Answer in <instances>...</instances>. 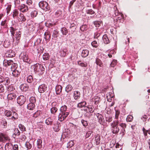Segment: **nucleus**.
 <instances>
[{"label": "nucleus", "instance_id": "nucleus-1", "mask_svg": "<svg viewBox=\"0 0 150 150\" xmlns=\"http://www.w3.org/2000/svg\"><path fill=\"white\" fill-rule=\"evenodd\" d=\"M67 107L65 105L61 106L59 109L60 112L58 116V119L60 121L64 120L69 114L67 110Z\"/></svg>", "mask_w": 150, "mask_h": 150}, {"label": "nucleus", "instance_id": "nucleus-2", "mask_svg": "<svg viewBox=\"0 0 150 150\" xmlns=\"http://www.w3.org/2000/svg\"><path fill=\"white\" fill-rule=\"evenodd\" d=\"M119 122L118 120L114 121L111 124V130L112 133L113 134H117L120 130L118 127Z\"/></svg>", "mask_w": 150, "mask_h": 150}, {"label": "nucleus", "instance_id": "nucleus-3", "mask_svg": "<svg viewBox=\"0 0 150 150\" xmlns=\"http://www.w3.org/2000/svg\"><path fill=\"white\" fill-rule=\"evenodd\" d=\"M33 67L35 72H38L40 75H42L44 72L45 69L42 65L40 64H36Z\"/></svg>", "mask_w": 150, "mask_h": 150}, {"label": "nucleus", "instance_id": "nucleus-4", "mask_svg": "<svg viewBox=\"0 0 150 150\" xmlns=\"http://www.w3.org/2000/svg\"><path fill=\"white\" fill-rule=\"evenodd\" d=\"M4 114L7 117H10L12 116L11 119L13 121L17 119L18 118V115L17 113L15 112H12L9 110H6L5 111Z\"/></svg>", "mask_w": 150, "mask_h": 150}, {"label": "nucleus", "instance_id": "nucleus-5", "mask_svg": "<svg viewBox=\"0 0 150 150\" xmlns=\"http://www.w3.org/2000/svg\"><path fill=\"white\" fill-rule=\"evenodd\" d=\"M39 5L40 8L45 11L48 10L50 9L48 4L45 1H40L39 4Z\"/></svg>", "mask_w": 150, "mask_h": 150}, {"label": "nucleus", "instance_id": "nucleus-6", "mask_svg": "<svg viewBox=\"0 0 150 150\" xmlns=\"http://www.w3.org/2000/svg\"><path fill=\"white\" fill-rule=\"evenodd\" d=\"M17 102L20 106L23 105L26 101V98L23 95H21L17 99Z\"/></svg>", "mask_w": 150, "mask_h": 150}, {"label": "nucleus", "instance_id": "nucleus-7", "mask_svg": "<svg viewBox=\"0 0 150 150\" xmlns=\"http://www.w3.org/2000/svg\"><path fill=\"white\" fill-rule=\"evenodd\" d=\"M96 116L97 117V120L98 122L100 125H104L105 121L103 116L101 114L99 113L96 114Z\"/></svg>", "mask_w": 150, "mask_h": 150}, {"label": "nucleus", "instance_id": "nucleus-8", "mask_svg": "<svg viewBox=\"0 0 150 150\" xmlns=\"http://www.w3.org/2000/svg\"><path fill=\"white\" fill-rule=\"evenodd\" d=\"M10 140L9 137L6 134L0 133V142H5L6 141Z\"/></svg>", "mask_w": 150, "mask_h": 150}, {"label": "nucleus", "instance_id": "nucleus-9", "mask_svg": "<svg viewBox=\"0 0 150 150\" xmlns=\"http://www.w3.org/2000/svg\"><path fill=\"white\" fill-rule=\"evenodd\" d=\"M57 105V103L55 102H53L52 103V107L50 109V111L51 114L55 115L57 112L58 109L55 107Z\"/></svg>", "mask_w": 150, "mask_h": 150}, {"label": "nucleus", "instance_id": "nucleus-10", "mask_svg": "<svg viewBox=\"0 0 150 150\" xmlns=\"http://www.w3.org/2000/svg\"><path fill=\"white\" fill-rule=\"evenodd\" d=\"M18 9L21 12L24 13L28 11V6L24 4H22L18 7Z\"/></svg>", "mask_w": 150, "mask_h": 150}, {"label": "nucleus", "instance_id": "nucleus-11", "mask_svg": "<svg viewBox=\"0 0 150 150\" xmlns=\"http://www.w3.org/2000/svg\"><path fill=\"white\" fill-rule=\"evenodd\" d=\"M47 87L45 84H42L40 85L38 87V91L40 93H43L47 89Z\"/></svg>", "mask_w": 150, "mask_h": 150}, {"label": "nucleus", "instance_id": "nucleus-12", "mask_svg": "<svg viewBox=\"0 0 150 150\" xmlns=\"http://www.w3.org/2000/svg\"><path fill=\"white\" fill-rule=\"evenodd\" d=\"M13 62L11 60H8L6 59H5L3 61V65L4 66L7 67L8 66H10L11 65V68H12L13 67Z\"/></svg>", "mask_w": 150, "mask_h": 150}, {"label": "nucleus", "instance_id": "nucleus-13", "mask_svg": "<svg viewBox=\"0 0 150 150\" xmlns=\"http://www.w3.org/2000/svg\"><path fill=\"white\" fill-rule=\"evenodd\" d=\"M24 62L30 64L32 62L31 60L28 58V55L26 54H23L22 56Z\"/></svg>", "mask_w": 150, "mask_h": 150}, {"label": "nucleus", "instance_id": "nucleus-14", "mask_svg": "<svg viewBox=\"0 0 150 150\" xmlns=\"http://www.w3.org/2000/svg\"><path fill=\"white\" fill-rule=\"evenodd\" d=\"M20 88L22 91H26L28 90L29 86L27 84L23 83L20 86Z\"/></svg>", "mask_w": 150, "mask_h": 150}, {"label": "nucleus", "instance_id": "nucleus-15", "mask_svg": "<svg viewBox=\"0 0 150 150\" xmlns=\"http://www.w3.org/2000/svg\"><path fill=\"white\" fill-rule=\"evenodd\" d=\"M16 97V95L15 93H10L8 94L7 96L8 100H15Z\"/></svg>", "mask_w": 150, "mask_h": 150}, {"label": "nucleus", "instance_id": "nucleus-16", "mask_svg": "<svg viewBox=\"0 0 150 150\" xmlns=\"http://www.w3.org/2000/svg\"><path fill=\"white\" fill-rule=\"evenodd\" d=\"M114 97V94L111 92H109L107 93L106 95V98L107 101L108 102H110L112 101V98Z\"/></svg>", "mask_w": 150, "mask_h": 150}, {"label": "nucleus", "instance_id": "nucleus-17", "mask_svg": "<svg viewBox=\"0 0 150 150\" xmlns=\"http://www.w3.org/2000/svg\"><path fill=\"white\" fill-rule=\"evenodd\" d=\"M6 55V57H12L15 56V54L14 52L11 50L7 52Z\"/></svg>", "mask_w": 150, "mask_h": 150}, {"label": "nucleus", "instance_id": "nucleus-18", "mask_svg": "<svg viewBox=\"0 0 150 150\" xmlns=\"http://www.w3.org/2000/svg\"><path fill=\"white\" fill-rule=\"evenodd\" d=\"M18 19L19 21H21L22 22H25L26 20V18L24 15L21 13L20 14L19 17L18 18Z\"/></svg>", "mask_w": 150, "mask_h": 150}, {"label": "nucleus", "instance_id": "nucleus-19", "mask_svg": "<svg viewBox=\"0 0 150 150\" xmlns=\"http://www.w3.org/2000/svg\"><path fill=\"white\" fill-rule=\"evenodd\" d=\"M62 87L59 85H57L55 88L56 93L57 95H59L62 92Z\"/></svg>", "mask_w": 150, "mask_h": 150}, {"label": "nucleus", "instance_id": "nucleus-20", "mask_svg": "<svg viewBox=\"0 0 150 150\" xmlns=\"http://www.w3.org/2000/svg\"><path fill=\"white\" fill-rule=\"evenodd\" d=\"M95 141L97 145L100 144V136L98 134L95 136Z\"/></svg>", "mask_w": 150, "mask_h": 150}, {"label": "nucleus", "instance_id": "nucleus-21", "mask_svg": "<svg viewBox=\"0 0 150 150\" xmlns=\"http://www.w3.org/2000/svg\"><path fill=\"white\" fill-rule=\"evenodd\" d=\"M44 38L46 41H49L50 38V32L47 31L45 32L44 34Z\"/></svg>", "mask_w": 150, "mask_h": 150}, {"label": "nucleus", "instance_id": "nucleus-22", "mask_svg": "<svg viewBox=\"0 0 150 150\" xmlns=\"http://www.w3.org/2000/svg\"><path fill=\"white\" fill-rule=\"evenodd\" d=\"M21 71L17 70L16 68L13 70L12 75L15 77H18L20 75Z\"/></svg>", "mask_w": 150, "mask_h": 150}, {"label": "nucleus", "instance_id": "nucleus-23", "mask_svg": "<svg viewBox=\"0 0 150 150\" xmlns=\"http://www.w3.org/2000/svg\"><path fill=\"white\" fill-rule=\"evenodd\" d=\"M74 97L75 99L78 100L80 97V93L79 91H76L74 92Z\"/></svg>", "mask_w": 150, "mask_h": 150}, {"label": "nucleus", "instance_id": "nucleus-24", "mask_svg": "<svg viewBox=\"0 0 150 150\" xmlns=\"http://www.w3.org/2000/svg\"><path fill=\"white\" fill-rule=\"evenodd\" d=\"M100 98L98 96H95L92 99V102H93L96 105H97L100 101Z\"/></svg>", "mask_w": 150, "mask_h": 150}, {"label": "nucleus", "instance_id": "nucleus-25", "mask_svg": "<svg viewBox=\"0 0 150 150\" xmlns=\"http://www.w3.org/2000/svg\"><path fill=\"white\" fill-rule=\"evenodd\" d=\"M89 54V51L86 49L83 50L81 52V56L83 57H87Z\"/></svg>", "mask_w": 150, "mask_h": 150}, {"label": "nucleus", "instance_id": "nucleus-26", "mask_svg": "<svg viewBox=\"0 0 150 150\" xmlns=\"http://www.w3.org/2000/svg\"><path fill=\"white\" fill-rule=\"evenodd\" d=\"M103 42L105 44H108L110 42V41L107 37V36L106 34H105L103 35Z\"/></svg>", "mask_w": 150, "mask_h": 150}, {"label": "nucleus", "instance_id": "nucleus-27", "mask_svg": "<svg viewBox=\"0 0 150 150\" xmlns=\"http://www.w3.org/2000/svg\"><path fill=\"white\" fill-rule=\"evenodd\" d=\"M67 52V50L66 49L61 50L60 51V56L63 57H65L66 55Z\"/></svg>", "mask_w": 150, "mask_h": 150}, {"label": "nucleus", "instance_id": "nucleus-28", "mask_svg": "<svg viewBox=\"0 0 150 150\" xmlns=\"http://www.w3.org/2000/svg\"><path fill=\"white\" fill-rule=\"evenodd\" d=\"M45 123L49 125H52L53 124V120L50 117H48L45 121Z\"/></svg>", "mask_w": 150, "mask_h": 150}, {"label": "nucleus", "instance_id": "nucleus-29", "mask_svg": "<svg viewBox=\"0 0 150 150\" xmlns=\"http://www.w3.org/2000/svg\"><path fill=\"white\" fill-rule=\"evenodd\" d=\"M5 150H12L13 148V145L11 144L7 143L5 146Z\"/></svg>", "mask_w": 150, "mask_h": 150}, {"label": "nucleus", "instance_id": "nucleus-30", "mask_svg": "<svg viewBox=\"0 0 150 150\" xmlns=\"http://www.w3.org/2000/svg\"><path fill=\"white\" fill-rule=\"evenodd\" d=\"M42 140L38 139L37 142V148L38 149H40L42 147Z\"/></svg>", "mask_w": 150, "mask_h": 150}, {"label": "nucleus", "instance_id": "nucleus-31", "mask_svg": "<svg viewBox=\"0 0 150 150\" xmlns=\"http://www.w3.org/2000/svg\"><path fill=\"white\" fill-rule=\"evenodd\" d=\"M93 23L96 27H99L100 26L101 24L103 23V22L102 21H94Z\"/></svg>", "mask_w": 150, "mask_h": 150}, {"label": "nucleus", "instance_id": "nucleus-32", "mask_svg": "<svg viewBox=\"0 0 150 150\" xmlns=\"http://www.w3.org/2000/svg\"><path fill=\"white\" fill-rule=\"evenodd\" d=\"M35 105L34 103H29L27 105L28 109L30 110H33L35 108Z\"/></svg>", "mask_w": 150, "mask_h": 150}, {"label": "nucleus", "instance_id": "nucleus-33", "mask_svg": "<svg viewBox=\"0 0 150 150\" xmlns=\"http://www.w3.org/2000/svg\"><path fill=\"white\" fill-rule=\"evenodd\" d=\"M86 104V103L85 101L81 102L79 103L77 105V107L79 108H81L83 107H84Z\"/></svg>", "mask_w": 150, "mask_h": 150}, {"label": "nucleus", "instance_id": "nucleus-34", "mask_svg": "<svg viewBox=\"0 0 150 150\" xmlns=\"http://www.w3.org/2000/svg\"><path fill=\"white\" fill-rule=\"evenodd\" d=\"M41 112L40 110H37L34 113L33 115V117L35 118L38 117L40 116Z\"/></svg>", "mask_w": 150, "mask_h": 150}, {"label": "nucleus", "instance_id": "nucleus-35", "mask_svg": "<svg viewBox=\"0 0 150 150\" xmlns=\"http://www.w3.org/2000/svg\"><path fill=\"white\" fill-rule=\"evenodd\" d=\"M96 63L97 65H98L100 67H102L103 66V64L101 61L98 58L96 59Z\"/></svg>", "mask_w": 150, "mask_h": 150}, {"label": "nucleus", "instance_id": "nucleus-36", "mask_svg": "<svg viewBox=\"0 0 150 150\" xmlns=\"http://www.w3.org/2000/svg\"><path fill=\"white\" fill-rule=\"evenodd\" d=\"M15 90L14 87L11 85L8 86L7 87L6 91L8 93L11 92Z\"/></svg>", "mask_w": 150, "mask_h": 150}, {"label": "nucleus", "instance_id": "nucleus-37", "mask_svg": "<svg viewBox=\"0 0 150 150\" xmlns=\"http://www.w3.org/2000/svg\"><path fill=\"white\" fill-rule=\"evenodd\" d=\"M87 25L86 24L82 25L80 27V30L82 32L87 30Z\"/></svg>", "mask_w": 150, "mask_h": 150}, {"label": "nucleus", "instance_id": "nucleus-38", "mask_svg": "<svg viewBox=\"0 0 150 150\" xmlns=\"http://www.w3.org/2000/svg\"><path fill=\"white\" fill-rule=\"evenodd\" d=\"M78 64L81 67H86L87 66V63L86 62H83L81 61H79L77 62Z\"/></svg>", "mask_w": 150, "mask_h": 150}, {"label": "nucleus", "instance_id": "nucleus-39", "mask_svg": "<svg viewBox=\"0 0 150 150\" xmlns=\"http://www.w3.org/2000/svg\"><path fill=\"white\" fill-rule=\"evenodd\" d=\"M73 89L72 86L70 84L67 85L65 88V91L67 92L68 93L69 92L71 91Z\"/></svg>", "mask_w": 150, "mask_h": 150}, {"label": "nucleus", "instance_id": "nucleus-40", "mask_svg": "<svg viewBox=\"0 0 150 150\" xmlns=\"http://www.w3.org/2000/svg\"><path fill=\"white\" fill-rule=\"evenodd\" d=\"M112 118L111 116L108 115L105 116V120L108 122H110L112 121Z\"/></svg>", "mask_w": 150, "mask_h": 150}, {"label": "nucleus", "instance_id": "nucleus-41", "mask_svg": "<svg viewBox=\"0 0 150 150\" xmlns=\"http://www.w3.org/2000/svg\"><path fill=\"white\" fill-rule=\"evenodd\" d=\"M50 56L48 53H45L42 55V58L44 60H48Z\"/></svg>", "mask_w": 150, "mask_h": 150}, {"label": "nucleus", "instance_id": "nucleus-42", "mask_svg": "<svg viewBox=\"0 0 150 150\" xmlns=\"http://www.w3.org/2000/svg\"><path fill=\"white\" fill-rule=\"evenodd\" d=\"M61 30L63 35H66L68 32L67 29L65 27L62 28Z\"/></svg>", "mask_w": 150, "mask_h": 150}, {"label": "nucleus", "instance_id": "nucleus-43", "mask_svg": "<svg viewBox=\"0 0 150 150\" xmlns=\"http://www.w3.org/2000/svg\"><path fill=\"white\" fill-rule=\"evenodd\" d=\"M19 12L18 10L16 9L14 10L12 13V16L13 18H15L16 16H17Z\"/></svg>", "mask_w": 150, "mask_h": 150}, {"label": "nucleus", "instance_id": "nucleus-44", "mask_svg": "<svg viewBox=\"0 0 150 150\" xmlns=\"http://www.w3.org/2000/svg\"><path fill=\"white\" fill-rule=\"evenodd\" d=\"M62 11L60 10H57L55 13V15L56 17H58L62 16Z\"/></svg>", "mask_w": 150, "mask_h": 150}, {"label": "nucleus", "instance_id": "nucleus-45", "mask_svg": "<svg viewBox=\"0 0 150 150\" xmlns=\"http://www.w3.org/2000/svg\"><path fill=\"white\" fill-rule=\"evenodd\" d=\"M27 81L28 83H31L33 81L32 76L30 75L28 76L27 77Z\"/></svg>", "mask_w": 150, "mask_h": 150}, {"label": "nucleus", "instance_id": "nucleus-46", "mask_svg": "<svg viewBox=\"0 0 150 150\" xmlns=\"http://www.w3.org/2000/svg\"><path fill=\"white\" fill-rule=\"evenodd\" d=\"M38 13L37 11L36 10H34L32 11L31 13V16L32 17H34L36 16Z\"/></svg>", "mask_w": 150, "mask_h": 150}, {"label": "nucleus", "instance_id": "nucleus-47", "mask_svg": "<svg viewBox=\"0 0 150 150\" xmlns=\"http://www.w3.org/2000/svg\"><path fill=\"white\" fill-rule=\"evenodd\" d=\"M21 31H19L18 33H16V40L18 41L21 38Z\"/></svg>", "mask_w": 150, "mask_h": 150}, {"label": "nucleus", "instance_id": "nucleus-48", "mask_svg": "<svg viewBox=\"0 0 150 150\" xmlns=\"http://www.w3.org/2000/svg\"><path fill=\"white\" fill-rule=\"evenodd\" d=\"M18 127L21 130L23 131H26V128L23 125L20 124L19 125Z\"/></svg>", "mask_w": 150, "mask_h": 150}, {"label": "nucleus", "instance_id": "nucleus-49", "mask_svg": "<svg viewBox=\"0 0 150 150\" xmlns=\"http://www.w3.org/2000/svg\"><path fill=\"white\" fill-rule=\"evenodd\" d=\"M10 31L11 32V34L12 36H14V34L15 33V32L16 29L12 27H10Z\"/></svg>", "mask_w": 150, "mask_h": 150}, {"label": "nucleus", "instance_id": "nucleus-50", "mask_svg": "<svg viewBox=\"0 0 150 150\" xmlns=\"http://www.w3.org/2000/svg\"><path fill=\"white\" fill-rule=\"evenodd\" d=\"M59 32L56 30H54L53 32L52 36L54 38H57L59 35Z\"/></svg>", "mask_w": 150, "mask_h": 150}, {"label": "nucleus", "instance_id": "nucleus-51", "mask_svg": "<svg viewBox=\"0 0 150 150\" xmlns=\"http://www.w3.org/2000/svg\"><path fill=\"white\" fill-rule=\"evenodd\" d=\"M4 81L3 83H4L5 84L8 85L10 82V80L8 78H4Z\"/></svg>", "mask_w": 150, "mask_h": 150}, {"label": "nucleus", "instance_id": "nucleus-52", "mask_svg": "<svg viewBox=\"0 0 150 150\" xmlns=\"http://www.w3.org/2000/svg\"><path fill=\"white\" fill-rule=\"evenodd\" d=\"M88 110H89V112L90 113H93L94 111V107L91 105H88Z\"/></svg>", "mask_w": 150, "mask_h": 150}, {"label": "nucleus", "instance_id": "nucleus-53", "mask_svg": "<svg viewBox=\"0 0 150 150\" xmlns=\"http://www.w3.org/2000/svg\"><path fill=\"white\" fill-rule=\"evenodd\" d=\"M30 103H36V99L35 97L32 96L30 98Z\"/></svg>", "mask_w": 150, "mask_h": 150}, {"label": "nucleus", "instance_id": "nucleus-54", "mask_svg": "<svg viewBox=\"0 0 150 150\" xmlns=\"http://www.w3.org/2000/svg\"><path fill=\"white\" fill-rule=\"evenodd\" d=\"M115 119L117 120L120 114V111L118 110L115 109Z\"/></svg>", "mask_w": 150, "mask_h": 150}, {"label": "nucleus", "instance_id": "nucleus-55", "mask_svg": "<svg viewBox=\"0 0 150 150\" xmlns=\"http://www.w3.org/2000/svg\"><path fill=\"white\" fill-rule=\"evenodd\" d=\"M81 122L83 124V126L85 127H86L88 125L87 121L83 120H81Z\"/></svg>", "mask_w": 150, "mask_h": 150}, {"label": "nucleus", "instance_id": "nucleus-56", "mask_svg": "<svg viewBox=\"0 0 150 150\" xmlns=\"http://www.w3.org/2000/svg\"><path fill=\"white\" fill-rule=\"evenodd\" d=\"M92 46L95 48H97L98 45V44L96 41H93L91 43Z\"/></svg>", "mask_w": 150, "mask_h": 150}, {"label": "nucleus", "instance_id": "nucleus-57", "mask_svg": "<svg viewBox=\"0 0 150 150\" xmlns=\"http://www.w3.org/2000/svg\"><path fill=\"white\" fill-rule=\"evenodd\" d=\"M133 117L131 115H129L127 116L126 120L127 121L131 122H132L133 119Z\"/></svg>", "mask_w": 150, "mask_h": 150}, {"label": "nucleus", "instance_id": "nucleus-58", "mask_svg": "<svg viewBox=\"0 0 150 150\" xmlns=\"http://www.w3.org/2000/svg\"><path fill=\"white\" fill-rule=\"evenodd\" d=\"M26 147L28 149H30L32 147V145L29 142H26L25 144Z\"/></svg>", "mask_w": 150, "mask_h": 150}, {"label": "nucleus", "instance_id": "nucleus-59", "mask_svg": "<svg viewBox=\"0 0 150 150\" xmlns=\"http://www.w3.org/2000/svg\"><path fill=\"white\" fill-rule=\"evenodd\" d=\"M86 11V13L88 14L92 15L95 13V12L91 9H88Z\"/></svg>", "mask_w": 150, "mask_h": 150}, {"label": "nucleus", "instance_id": "nucleus-60", "mask_svg": "<svg viewBox=\"0 0 150 150\" xmlns=\"http://www.w3.org/2000/svg\"><path fill=\"white\" fill-rule=\"evenodd\" d=\"M74 145V142L72 141H71L68 142L67 143L68 147L70 148Z\"/></svg>", "mask_w": 150, "mask_h": 150}, {"label": "nucleus", "instance_id": "nucleus-61", "mask_svg": "<svg viewBox=\"0 0 150 150\" xmlns=\"http://www.w3.org/2000/svg\"><path fill=\"white\" fill-rule=\"evenodd\" d=\"M117 61L116 60H113L110 65V67H114L117 64Z\"/></svg>", "mask_w": 150, "mask_h": 150}, {"label": "nucleus", "instance_id": "nucleus-62", "mask_svg": "<svg viewBox=\"0 0 150 150\" xmlns=\"http://www.w3.org/2000/svg\"><path fill=\"white\" fill-rule=\"evenodd\" d=\"M119 125L121 127V129H125L127 127V125L125 123H120Z\"/></svg>", "mask_w": 150, "mask_h": 150}, {"label": "nucleus", "instance_id": "nucleus-63", "mask_svg": "<svg viewBox=\"0 0 150 150\" xmlns=\"http://www.w3.org/2000/svg\"><path fill=\"white\" fill-rule=\"evenodd\" d=\"M5 91V88L4 86L2 84L0 85V93H3Z\"/></svg>", "mask_w": 150, "mask_h": 150}, {"label": "nucleus", "instance_id": "nucleus-64", "mask_svg": "<svg viewBox=\"0 0 150 150\" xmlns=\"http://www.w3.org/2000/svg\"><path fill=\"white\" fill-rule=\"evenodd\" d=\"M93 132L92 131H90L88 132L86 134V135H85V137L86 138H87Z\"/></svg>", "mask_w": 150, "mask_h": 150}]
</instances>
